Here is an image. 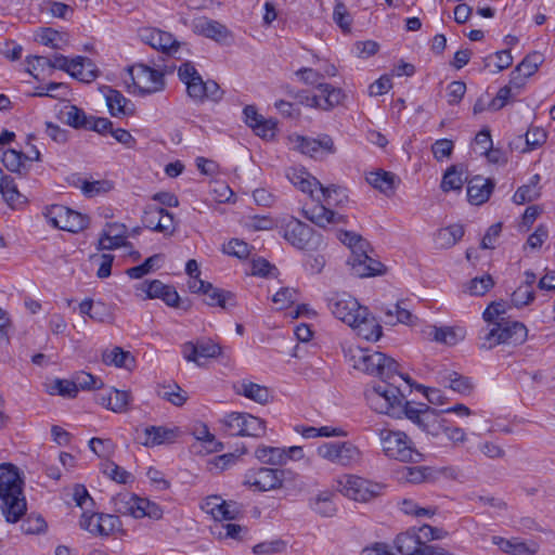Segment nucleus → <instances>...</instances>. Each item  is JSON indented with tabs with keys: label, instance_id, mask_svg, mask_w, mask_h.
<instances>
[{
	"label": "nucleus",
	"instance_id": "nucleus-63",
	"mask_svg": "<svg viewBox=\"0 0 555 555\" xmlns=\"http://www.w3.org/2000/svg\"><path fill=\"white\" fill-rule=\"evenodd\" d=\"M386 323L396 324L397 322L409 324L412 320V314L409 310L402 308L399 304L393 306L386 312Z\"/></svg>",
	"mask_w": 555,
	"mask_h": 555
},
{
	"label": "nucleus",
	"instance_id": "nucleus-4",
	"mask_svg": "<svg viewBox=\"0 0 555 555\" xmlns=\"http://www.w3.org/2000/svg\"><path fill=\"white\" fill-rule=\"evenodd\" d=\"M448 534L442 528L423 525L398 534L395 545L401 555H449L446 548L429 544L430 541L446 539Z\"/></svg>",
	"mask_w": 555,
	"mask_h": 555
},
{
	"label": "nucleus",
	"instance_id": "nucleus-16",
	"mask_svg": "<svg viewBox=\"0 0 555 555\" xmlns=\"http://www.w3.org/2000/svg\"><path fill=\"white\" fill-rule=\"evenodd\" d=\"M48 222L60 230L77 233L88 227V217L63 205H52L43 212Z\"/></svg>",
	"mask_w": 555,
	"mask_h": 555
},
{
	"label": "nucleus",
	"instance_id": "nucleus-46",
	"mask_svg": "<svg viewBox=\"0 0 555 555\" xmlns=\"http://www.w3.org/2000/svg\"><path fill=\"white\" fill-rule=\"evenodd\" d=\"M101 472L118 483H127L132 479V475L129 472L108 460L101 463Z\"/></svg>",
	"mask_w": 555,
	"mask_h": 555
},
{
	"label": "nucleus",
	"instance_id": "nucleus-53",
	"mask_svg": "<svg viewBox=\"0 0 555 555\" xmlns=\"http://www.w3.org/2000/svg\"><path fill=\"white\" fill-rule=\"evenodd\" d=\"M79 525L83 530H87L93 535L104 537L102 533V525L100 520V513H82Z\"/></svg>",
	"mask_w": 555,
	"mask_h": 555
},
{
	"label": "nucleus",
	"instance_id": "nucleus-5",
	"mask_svg": "<svg viewBox=\"0 0 555 555\" xmlns=\"http://www.w3.org/2000/svg\"><path fill=\"white\" fill-rule=\"evenodd\" d=\"M23 481L17 468L8 463L0 464L1 509L8 522H17L26 512V501L22 489Z\"/></svg>",
	"mask_w": 555,
	"mask_h": 555
},
{
	"label": "nucleus",
	"instance_id": "nucleus-24",
	"mask_svg": "<svg viewBox=\"0 0 555 555\" xmlns=\"http://www.w3.org/2000/svg\"><path fill=\"white\" fill-rule=\"evenodd\" d=\"M141 39L156 50L169 53L177 50L179 47L178 41L173 36L167 31L156 28H145L140 33Z\"/></svg>",
	"mask_w": 555,
	"mask_h": 555
},
{
	"label": "nucleus",
	"instance_id": "nucleus-55",
	"mask_svg": "<svg viewBox=\"0 0 555 555\" xmlns=\"http://www.w3.org/2000/svg\"><path fill=\"white\" fill-rule=\"evenodd\" d=\"M311 505L318 514L324 517L334 516L336 513L335 504L332 502L328 493L319 494Z\"/></svg>",
	"mask_w": 555,
	"mask_h": 555
},
{
	"label": "nucleus",
	"instance_id": "nucleus-11",
	"mask_svg": "<svg viewBox=\"0 0 555 555\" xmlns=\"http://www.w3.org/2000/svg\"><path fill=\"white\" fill-rule=\"evenodd\" d=\"M278 228L282 237L297 249H312L318 245L313 229L295 217L282 218Z\"/></svg>",
	"mask_w": 555,
	"mask_h": 555
},
{
	"label": "nucleus",
	"instance_id": "nucleus-28",
	"mask_svg": "<svg viewBox=\"0 0 555 555\" xmlns=\"http://www.w3.org/2000/svg\"><path fill=\"white\" fill-rule=\"evenodd\" d=\"M141 289L146 293L149 298H160L166 305L178 307L180 297L172 286L165 285L158 280H153L142 283Z\"/></svg>",
	"mask_w": 555,
	"mask_h": 555
},
{
	"label": "nucleus",
	"instance_id": "nucleus-44",
	"mask_svg": "<svg viewBox=\"0 0 555 555\" xmlns=\"http://www.w3.org/2000/svg\"><path fill=\"white\" fill-rule=\"evenodd\" d=\"M467 177L464 176L463 167L453 165L443 175L441 189L444 192L461 190Z\"/></svg>",
	"mask_w": 555,
	"mask_h": 555
},
{
	"label": "nucleus",
	"instance_id": "nucleus-30",
	"mask_svg": "<svg viewBox=\"0 0 555 555\" xmlns=\"http://www.w3.org/2000/svg\"><path fill=\"white\" fill-rule=\"evenodd\" d=\"M125 233L126 227L124 224H107L99 240V249H115L129 245L126 241Z\"/></svg>",
	"mask_w": 555,
	"mask_h": 555
},
{
	"label": "nucleus",
	"instance_id": "nucleus-36",
	"mask_svg": "<svg viewBox=\"0 0 555 555\" xmlns=\"http://www.w3.org/2000/svg\"><path fill=\"white\" fill-rule=\"evenodd\" d=\"M98 400L106 409L115 413H122L130 403L131 395L129 391L111 389L106 395H99Z\"/></svg>",
	"mask_w": 555,
	"mask_h": 555
},
{
	"label": "nucleus",
	"instance_id": "nucleus-49",
	"mask_svg": "<svg viewBox=\"0 0 555 555\" xmlns=\"http://www.w3.org/2000/svg\"><path fill=\"white\" fill-rule=\"evenodd\" d=\"M128 361L132 362L133 359L129 352L124 351L119 347H115L112 350H107L103 353V362L107 365H116L118 367H127Z\"/></svg>",
	"mask_w": 555,
	"mask_h": 555
},
{
	"label": "nucleus",
	"instance_id": "nucleus-48",
	"mask_svg": "<svg viewBox=\"0 0 555 555\" xmlns=\"http://www.w3.org/2000/svg\"><path fill=\"white\" fill-rule=\"evenodd\" d=\"M0 193L2 194L4 201L11 206L21 202L20 199L22 194L18 192L13 178L10 176L1 177Z\"/></svg>",
	"mask_w": 555,
	"mask_h": 555
},
{
	"label": "nucleus",
	"instance_id": "nucleus-14",
	"mask_svg": "<svg viewBox=\"0 0 555 555\" xmlns=\"http://www.w3.org/2000/svg\"><path fill=\"white\" fill-rule=\"evenodd\" d=\"M317 454L332 464L346 468L357 465L362 457L360 449L350 441L324 442L318 447Z\"/></svg>",
	"mask_w": 555,
	"mask_h": 555
},
{
	"label": "nucleus",
	"instance_id": "nucleus-31",
	"mask_svg": "<svg viewBox=\"0 0 555 555\" xmlns=\"http://www.w3.org/2000/svg\"><path fill=\"white\" fill-rule=\"evenodd\" d=\"M144 435L145 440L143 444L145 447H155L173 442L179 435V429L177 427L149 426L144 429Z\"/></svg>",
	"mask_w": 555,
	"mask_h": 555
},
{
	"label": "nucleus",
	"instance_id": "nucleus-56",
	"mask_svg": "<svg viewBox=\"0 0 555 555\" xmlns=\"http://www.w3.org/2000/svg\"><path fill=\"white\" fill-rule=\"evenodd\" d=\"M24 153L16 150H8L3 153L2 163L12 172H20L24 165Z\"/></svg>",
	"mask_w": 555,
	"mask_h": 555
},
{
	"label": "nucleus",
	"instance_id": "nucleus-10",
	"mask_svg": "<svg viewBox=\"0 0 555 555\" xmlns=\"http://www.w3.org/2000/svg\"><path fill=\"white\" fill-rule=\"evenodd\" d=\"M112 503L113 511L119 515L152 519H159L163 516L159 505L127 491L115 495Z\"/></svg>",
	"mask_w": 555,
	"mask_h": 555
},
{
	"label": "nucleus",
	"instance_id": "nucleus-21",
	"mask_svg": "<svg viewBox=\"0 0 555 555\" xmlns=\"http://www.w3.org/2000/svg\"><path fill=\"white\" fill-rule=\"evenodd\" d=\"M195 34L218 42H225L232 38L231 30L218 21L207 17L196 18L192 24Z\"/></svg>",
	"mask_w": 555,
	"mask_h": 555
},
{
	"label": "nucleus",
	"instance_id": "nucleus-37",
	"mask_svg": "<svg viewBox=\"0 0 555 555\" xmlns=\"http://www.w3.org/2000/svg\"><path fill=\"white\" fill-rule=\"evenodd\" d=\"M366 181L374 189H377L385 195L389 196L393 194L399 180L392 172L378 170L370 172L366 177Z\"/></svg>",
	"mask_w": 555,
	"mask_h": 555
},
{
	"label": "nucleus",
	"instance_id": "nucleus-22",
	"mask_svg": "<svg viewBox=\"0 0 555 555\" xmlns=\"http://www.w3.org/2000/svg\"><path fill=\"white\" fill-rule=\"evenodd\" d=\"M351 273L358 278H367L380 274L383 272V263L371 258L367 255V249L360 250L356 255L348 258Z\"/></svg>",
	"mask_w": 555,
	"mask_h": 555
},
{
	"label": "nucleus",
	"instance_id": "nucleus-43",
	"mask_svg": "<svg viewBox=\"0 0 555 555\" xmlns=\"http://www.w3.org/2000/svg\"><path fill=\"white\" fill-rule=\"evenodd\" d=\"M433 335L435 341L444 344L448 346H454L462 339H464L465 332L462 328L454 327H436L434 326L429 333Z\"/></svg>",
	"mask_w": 555,
	"mask_h": 555
},
{
	"label": "nucleus",
	"instance_id": "nucleus-17",
	"mask_svg": "<svg viewBox=\"0 0 555 555\" xmlns=\"http://www.w3.org/2000/svg\"><path fill=\"white\" fill-rule=\"evenodd\" d=\"M291 475V470L261 467L248 472L245 476L244 485L258 491L275 490L281 488Z\"/></svg>",
	"mask_w": 555,
	"mask_h": 555
},
{
	"label": "nucleus",
	"instance_id": "nucleus-40",
	"mask_svg": "<svg viewBox=\"0 0 555 555\" xmlns=\"http://www.w3.org/2000/svg\"><path fill=\"white\" fill-rule=\"evenodd\" d=\"M106 104L113 116L128 115L133 112L132 103L119 91L109 89L105 95Z\"/></svg>",
	"mask_w": 555,
	"mask_h": 555
},
{
	"label": "nucleus",
	"instance_id": "nucleus-62",
	"mask_svg": "<svg viewBox=\"0 0 555 555\" xmlns=\"http://www.w3.org/2000/svg\"><path fill=\"white\" fill-rule=\"evenodd\" d=\"M297 300V292L294 288H281L273 295L272 301L278 309H284Z\"/></svg>",
	"mask_w": 555,
	"mask_h": 555
},
{
	"label": "nucleus",
	"instance_id": "nucleus-64",
	"mask_svg": "<svg viewBox=\"0 0 555 555\" xmlns=\"http://www.w3.org/2000/svg\"><path fill=\"white\" fill-rule=\"evenodd\" d=\"M534 299L533 289L530 286L520 285L512 294V302L516 307H522L530 304Z\"/></svg>",
	"mask_w": 555,
	"mask_h": 555
},
{
	"label": "nucleus",
	"instance_id": "nucleus-61",
	"mask_svg": "<svg viewBox=\"0 0 555 555\" xmlns=\"http://www.w3.org/2000/svg\"><path fill=\"white\" fill-rule=\"evenodd\" d=\"M159 214H163V208L154 205H149L143 215V224L153 231L159 232Z\"/></svg>",
	"mask_w": 555,
	"mask_h": 555
},
{
	"label": "nucleus",
	"instance_id": "nucleus-20",
	"mask_svg": "<svg viewBox=\"0 0 555 555\" xmlns=\"http://www.w3.org/2000/svg\"><path fill=\"white\" fill-rule=\"evenodd\" d=\"M178 76L185 85L188 95L195 103H203L206 101L207 93L205 92V81L191 62L182 63L178 68Z\"/></svg>",
	"mask_w": 555,
	"mask_h": 555
},
{
	"label": "nucleus",
	"instance_id": "nucleus-58",
	"mask_svg": "<svg viewBox=\"0 0 555 555\" xmlns=\"http://www.w3.org/2000/svg\"><path fill=\"white\" fill-rule=\"evenodd\" d=\"M74 382H75L77 391L79 389H82V390L99 389L103 386V382L101 379H99L95 376H93L89 373H86V372H80V373L76 374Z\"/></svg>",
	"mask_w": 555,
	"mask_h": 555
},
{
	"label": "nucleus",
	"instance_id": "nucleus-51",
	"mask_svg": "<svg viewBox=\"0 0 555 555\" xmlns=\"http://www.w3.org/2000/svg\"><path fill=\"white\" fill-rule=\"evenodd\" d=\"M338 238L343 244L350 248L351 255H356L360 253V250H365L369 247V243L354 232H341Z\"/></svg>",
	"mask_w": 555,
	"mask_h": 555
},
{
	"label": "nucleus",
	"instance_id": "nucleus-7",
	"mask_svg": "<svg viewBox=\"0 0 555 555\" xmlns=\"http://www.w3.org/2000/svg\"><path fill=\"white\" fill-rule=\"evenodd\" d=\"M296 75L306 85L317 86L318 93L308 99V104L311 107L330 111L341 103L344 99L343 91L330 83L321 82L323 75L319 72L302 67L296 72Z\"/></svg>",
	"mask_w": 555,
	"mask_h": 555
},
{
	"label": "nucleus",
	"instance_id": "nucleus-38",
	"mask_svg": "<svg viewBox=\"0 0 555 555\" xmlns=\"http://www.w3.org/2000/svg\"><path fill=\"white\" fill-rule=\"evenodd\" d=\"M205 295V301L211 307H221L222 309H229L236 305L235 296L229 291L214 287L210 283L206 286L203 292Z\"/></svg>",
	"mask_w": 555,
	"mask_h": 555
},
{
	"label": "nucleus",
	"instance_id": "nucleus-6",
	"mask_svg": "<svg viewBox=\"0 0 555 555\" xmlns=\"http://www.w3.org/2000/svg\"><path fill=\"white\" fill-rule=\"evenodd\" d=\"M528 330L524 323L508 319H502L495 322L494 326H489L482 331V340L480 347L492 349L500 344L520 345L526 341Z\"/></svg>",
	"mask_w": 555,
	"mask_h": 555
},
{
	"label": "nucleus",
	"instance_id": "nucleus-13",
	"mask_svg": "<svg viewBox=\"0 0 555 555\" xmlns=\"http://www.w3.org/2000/svg\"><path fill=\"white\" fill-rule=\"evenodd\" d=\"M336 489L350 500L369 502L380 495L383 486L356 475H344L336 480Z\"/></svg>",
	"mask_w": 555,
	"mask_h": 555
},
{
	"label": "nucleus",
	"instance_id": "nucleus-18",
	"mask_svg": "<svg viewBox=\"0 0 555 555\" xmlns=\"http://www.w3.org/2000/svg\"><path fill=\"white\" fill-rule=\"evenodd\" d=\"M293 149L313 158H320L323 154H335L334 140L328 134H321L318 138L302 135L291 137Z\"/></svg>",
	"mask_w": 555,
	"mask_h": 555
},
{
	"label": "nucleus",
	"instance_id": "nucleus-54",
	"mask_svg": "<svg viewBox=\"0 0 555 555\" xmlns=\"http://www.w3.org/2000/svg\"><path fill=\"white\" fill-rule=\"evenodd\" d=\"M47 529V522L40 515H29L21 525V530L25 534H40Z\"/></svg>",
	"mask_w": 555,
	"mask_h": 555
},
{
	"label": "nucleus",
	"instance_id": "nucleus-59",
	"mask_svg": "<svg viewBox=\"0 0 555 555\" xmlns=\"http://www.w3.org/2000/svg\"><path fill=\"white\" fill-rule=\"evenodd\" d=\"M89 447L100 457H107L115 451V443L111 439L92 438Z\"/></svg>",
	"mask_w": 555,
	"mask_h": 555
},
{
	"label": "nucleus",
	"instance_id": "nucleus-50",
	"mask_svg": "<svg viewBox=\"0 0 555 555\" xmlns=\"http://www.w3.org/2000/svg\"><path fill=\"white\" fill-rule=\"evenodd\" d=\"M158 396L162 399L171 402L176 406L183 405L188 399L185 391L178 385L163 387L158 390Z\"/></svg>",
	"mask_w": 555,
	"mask_h": 555
},
{
	"label": "nucleus",
	"instance_id": "nucleus-25",
	"mask_svg": "<svg viewBox=\"0 0 555 555\" xmlns=\"http://www.w3.org/2000/svg\"><path fill=\"white\" fill-rule=\"evenodd\" d=\"M304 216L317 224L318 227L324 228L327 224H338L345 222V216L335 212L324 203H318L311 208L302 210Z\"/></svg>",
	"mask_w": 555,
	"mask_h": 555
},
{
	"label": "nucleus",
	"instance_id": "nucleus-12",
	"mask_svg": "<svg viewBox=\"0 0 555 555\" xmlns=\"http://www.w3.org/2000/svg\"><path fill=\"white\" fill-rule=\"evenodd\" d=\"M223 433L229 436L262 437L266 435V422L248 413L232 412L221 421Z\"/></svg>",
	"mask_w": 555,
	"mask_h": 555
},
{
	"label": "nucleus",
	"instance_id": "nucleus-3",
	"mask_svg": "<svg viewBox=\"0 0 555 555\" xmlns=\"http://www.w3.org/2000/svg\"><path fill=\"white\" fill-rule=\"evenodd\" d=\"M345 357L353 369L365 374L377 376L382 379H392L395 375H398L401 379L410 383L409 376H404L399 372V364L396 360L383 352L350 346L345 350Z\"/></svg>",
	"mask_w": 555,
	"mask_h": 555
},
{
	"label": "nucleus",
	"instance_id": "nucleus-26",
	"mask_svg": "<svg viewBox=\"0 0 555 555\" xmlns=\"http://www.w3.org/2000/svg\"><path fill=\"white\" fill-rule=\"evenodd\" d=\"M492 543L498 545L501 551L511 555H535L539 552V544L535 541H521L520 539H504L502 537H492Z\"/></svg>",
	"mask_w": 555,
	"mask_h": 555
},
{
	"label": "nucleus",
	"instance_id": "nucleus-15",
	"mask_svg": "<svg viewBox=\"0 0 555 555\" xmlns=\"http://www.w3.org/2000/svg\"><path fill=\"white\" fill-rule=\"evenodd\" d=\"M442 412L431 409L425 403H417L408 410V420L426 434L439 437L446 434L449 421L442 417Z\"/></svg>",
	"mask_w": 555,
	"mask_h": 555
},
{
	"label": "nucleus",
	"instance_id": "nucleus-34",
	"mask_svg": "<svg viewBox=\"0 0 555 555\" xmlns=\"http://www.w3.org/2000/svg\"><path fill=\"white\" fill-rule=\"evenodd\" d=\"M238 395L259 404H266L272 399V393L266 386L243 379L235 386Z\"/></svg>",
	"mask_w": 555,
	"mask_h": 555
},
{
	"label": "nucleus",
	"instance_id": "nucleus-42",
	"mask_svg": "<svg viewBox=\"0 0 555 555\" xmlns=\"http://www.w3.org/2000/svg\"><path fill=\"white\" fill-rule=\"evenodd\" d=\"M464 235V228L461 224H452L440 229L436 236L435 243L439 248H450L454 246Z\"/></svg>",
	"mask_w": 555,
	"mask_h": 555
},
{
	"label": "nucleus",
	"instance_id": "nucleus-23",
	"mask_svg": "<svg viewBox=\"0 0 555 555\" xmlns=\"http://www.w3.org/2000/svg\"><path fill=\"white\" fill-rule=\"evenodd\" d=\"M221 348L210 341H198L196 344L188 341L182 346V354L189 362H195L197 365H202L199 359L216 358L220 354Z\"/></svg>",
	"mask_w": 555,
	"mask_h": 555
},
{
	"label": "nucleus",
	"instance_id": "nucleus-33",
	"mask_svg": "<svg viewBox=\"0 0 555 555\" xmlns=\"http://www.w3.org/2000/svg\"><path fill=\"white\" fill-rule=\"evenodd\" d=\"M67 74L82 82H91L98 77L95 65L86 56H76L72 59V64Z\"/></svg>",
	"mask_w": 555,
	"mask_h": 555
},
{
	"label": "nucleus",
	"instance_id": "nucleus-35",
	"mask_svg": "<svg viewBox=\"0 0 555 555\" xmlns=\"http://www.w3.org/2000/svg\"><path fill=\"white\" fill-rule=\"evenodd\" d=\"M492 190L493 184L490 180L480 177H475L468 181V202L473 205H481L489 199Z\"/></svg>",
	"mask_w": 555,
	"mask_h": 555
},
{
	"label": "nucleus",
	"instance_id": "nucleus-57",
	"mask_svg": "<svg viewBox=\"0 0 555 555\" xmlns=\"http://www.w3.org/2000/svg\"><path fill=\"white\" fill-rule=\"evenodd\" d=\"M223 251L230 256H234L240 259H245L250 254V247L244 241L233 238L229 241L227 245L223 246Z\"/></svg>",
	"mask_w": 555,
	"mask_h": 555
},
{
	"label": "nucleus",
	"instance_id": "nucleus-27",
	"mask_svg": "<svg viewBox=\"0 0 555 555\" xmlns=\"http://www.w3.org/2000/svg\"><path fill=\"white\" fill-rule=\"evenodd\" d=\"M244 120L255 133L259 137H272L274 134L275 122L272 119H266L260 115L254 105H247L244 111Z\"/></svg>",
	"mask_w": 555,
	"mask_h": 555
},
{
	"label": "nucleus",
	"instance_id": "nucleus-1",
	"mask_svg": "<svg viewBox=\"0 0 555 555\" xmlns=\"http://www.w3.org/2000/svg\"><path fill=\"white\" fill-rule=\"evenodd\" d=\"M328 308L335 318L352 327L366 340L376 341L382 336V326L369 309L347 293H335L328 298Z\"/></svg>",
	"mask_w": 555,
	"mask_h": 555
},
{
	"label": "nucleus",
	"instance_id": "nucleus-19",
	"mask_svg": "<svg viewBox=\"0 0 555 555\" xmlns=\"http://www.w3.org/2000/svg\"><path fill=\"white\" fill-rule=\"evenodd\" d=\"M256 459L262 464L281 466L285 465L288 460H300L304 457L301 447L278 448L261 444L255 450Z\"/></svg>",
	"mask_w": 555,
	"mask_h": 555
},
{
	"label": "nucleus",
	"instance_id": "nucleus-60",
	"mask_svg": "<svg viewBox=\"0 0 555 555\" xmlns=\"http://www.w3.org/2000/svg\"><path fill=\"white\" fill-rule=\"evenodd\" d=\"M285 546L286 544L282 540L266 541L256 544L253 547V552L256 555H272L283 552Z\"/></svg>",
	"mask_w": 555,
	"mask_h": 555
},
{
	"label": "nucleus",
	"instance_id": "nucleus-32",
	"mask_svg": "<svg viewBox=\"0 0 555 555\" xmlns=\"http://www.w3.org/2000/svg\"><path fill=\"white\" fill-rule=\"evenodd\" d=\"M69 182L79 188L87 197H94L105 194L113 189V183L108 180H88L78 175H73Z\"/></svg>",
	"mask_w": 555,
	"mask_h": 555
},
{
	"label": "nucleus",
	"instance_id": "nucleus-45",
	"mask_svg": "<svg viewBox=\"0 0 555 555\" xmlns=\"http://www.w3.org/2000/svg\"><path fill=\"white\" fill-rule=\"evenodd\" d=\"M62 118L65 124L76 129H86L89 120L86 113L76 105L65 106L64 111H62Z\"/></svg>",
	"mask_w": 555,
	"mask_h": 555
},
{
	"label": "nucleus",
	"instance_id": "nucleus-2",
	"mask_svg": "<svg viewBox=\"0 0 555 555\" xmlns=\"http://www.w3.org/2000/svg\"><path fill=\"white\" fill-rule=\"evenodd\" d=\"M367 405L376 413L388 415L392 418L408 417V410L414 403L405 401L399 386L390 379H382L367 387L364 391Z\"/></svg>",
	"mask_w": 555,
	"mask_h": 555
},
{
	"label": "nucleus",
	"instance_id": "nucleus-8",
	"mask_svg": "<svg viewBox=\"0 0 555 555\" xmlns=\"http://www.w3.org/2000/svg\"><path fill=\"white\" fill-rule=\"evenodd\" d=\"M377 435L386 456L401 462H415L421 456L404 431L382 428Z\"/></svg>",
	"mask_w": 555,
	"mask_h": 555
},
{
	"label": "nucleus",
	"instance_id": "nucleus-39",
	"mask_svg": "<svg viewBox=\"0 0 555 555\" xmlns=\"http://www.w3.org/2000/svg\"><path fill=\"white\" fill-rule=\"evenodd\" d=\"M315 202L324 203L331 209L333 207L341 206L345 202L348 201V196L346 194L345 189H341L336 185H331L324 188L323 185L317 192Z\"/></svg>",
	"mask_w": 555,
	"mask_h": 555
},
{
	"label": "nucleus",
	"instance_id": "nucleus-47",
	"mask_svg": "<svg viewBox=\"0 0 555 555\" xmlns=\"http://www.w3.org/2000/svg\"><path fill=\"white\" fill-rule=\"evenodd\" d=\"M494 285V281L490 274L474 278L467 284L465 292L472 296H483Z\"/></svg>",
	"mask_w": 555,
	"mask_h": 555
},
{
	"label": "nucleus",
	"instance_id": "nucleus-9",
	"mask_svg": "<svg viewBox=\"0 0 555 555\" xmlns=\"http://www.w3.org/2000/svg\"><path fill=\"white\" fill-rule=\"evenodd\" d=\"M125 82L131 93L146 95L159 92L165 87L164 74L144 64H134L127 69Z\"/></svg>",
	"mask_w": 555,
	"mask_h": 555
},
{
	"label": "nucleus",
	"instance_id": "nucleus-29",
	"mask_svg": "<svg viewBox=\"0 0 555 555\" xmlns=\"http://www.w3.org/2000/svg\"><path fill=\"white\" fill-rule=\"evenodd\" d=\"M543 62V56L539 52L528 54L512 72L511 82L520 87L524 79L532 76Z\"/></svg>",
	"mask_w": 555,
	"mask_h": 555
},
{
	"label": "nucleus",
	"instance_id": "nucleus-41",
	"mask_svg": "<svg viewBox=\"0 0 555 555\" xmlns=\"http://www.w3.org/2000/svg\"><path fill=\"white\" fill-rule=\"evenodd\" d=\"M540 175H533L527 184L521 185L517 189L513 196V201L517 205H524L526 203L535 201L540 196Z\"/></svg>",
	"mask_w": 555,
	"mask_h": 555
},
{
	"label": "nucleus",
	"instance_id": "nucleus-52",
	"mask_svg": "<svg viewBox=\"0 0 555 555\" xmlns=\"http://www.w3.org/2000/svg\"><path fill=\"white\" fill-rule=\"evenodd\" d=\"M448 386L462 395H468L472 392L474 386L468 377L462 376L456 372H452L447 377Z\"/></svg>",
	"mask_w": 555,
	"mask_h": 555
}]
</instances>
